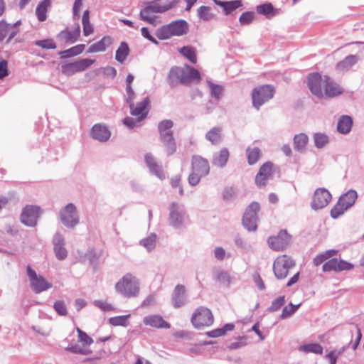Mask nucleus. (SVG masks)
Masks as SVG:
<instances>
[{"label":"nucleus","mask_w":364,"mask_h":364,"mask_svg":"<svg viewBox=\"0 0 364 364\" xmlns=\"http://www.w3.org/2000/svg\"><path fill=\"white\" fill-rule=\"evenodd\" d=\"M115 290L124 297H136L139 292V280L133 274L127 273L116 283Z\"/></svg>","instance_id":"f257e3e1"},{"label":"nucleus","mask_w":364,"mask_h":364,"mask_svg":"<svg viewBox=\"0 0 364 364\" xmlns=\"http://www.w3.org/2000/svg\"><path fill=\"white\" fill-rule=\"evenodd\" d=\"M188 31V23L185 20H176L159 28L156 35L160 40H166L172 36H181L186 34Z\"/></svg>","instance_id":"f03ea898"},{"label":"nucleus","mask_w":364,"mask_h":364,"mask_svg":"<svg viewBox=\"0 0 364 364\" xmlns=\"http://www.w3.org/2000/svg\"><path fill=\"white\" fill-rule=\"evenodd\" d=\"M168 210L169 225L175 229H182L189 224V217L183 205L173 202Z\"/></svg>","instance_id":"7ed1b4c3"},{"label":"nucleus","mask_w":364,"mask_h":364,"mask_svg":"<svg viewBox=\"0 0 364 364\" xmlns=\"http://www.w3.org/2000/svg\"><path fill=\"white\" fill-rule=\"evenodd\" d=\"M60 222L68 229H74L80 223V215L76 205L69 203L58 212Z\"/></svg>","instance_id":"20e7f679"},{"label":"nucleus","mask_w":364,"mask_h":364,"mask_svg":"<svg viewBox=\"0 0 364 364\" xmlns=\"http://www.w3.org/2000/svg\"><path fill=\"white\" fill-rule=\"evenodd\" d=\"M76 331L77 333L78 341L82 343V345L80 346L78 343L74 342L73 340H69V338H67L65 342H68L70 344L65 348V350L75 354H90L91 350L88 349L87 346L93 342L92 339L80 328L77 327Z\"/></svg>","instance_id":"39448f33"},{"label":"nucleus","mask_w":364,"mask_h":364,"mask_svg":"<svg viewBox=\"0 0 364 364\" xmlns=\"http://www.w3.org/2000/svg\"><path fill=\"white\" fill-rule=\"evenodd\" d=\"M274 92V87L270 85L255 87L252 92L253 107L258 110L262 105L273 97Z\"/></svg>","instance_id":"423d86ee"},{"label":"nucleus","mask_w":364,"mask_h":364,"mask_svg":"<svg viewBox=\"0 0 364 364\" xmlns=\"http://www.w3.org/2000/svg\"><path fill=\"white\" fill-rule=\"evenodd\" d=\"M295 267V262L291 257L283 255L277 257L273 264L274 276L278 279H283L288 275L290 269Z\"/></svg>","instance_id":"0eeeda50"},{"label":"nucleus","mask_w":364,"mask_h":364,"mask_svg":"<svg viewBox=\"0 0 364 364\" xmlns=\"http://www.w3.org/2000/svg\"><path fill=\"white\" fill-rule=\"evenodd\" d=\"M31 288L36 294H40L52 287V284L48 282L43 276L37 274L30 265L26 268Z\"/></svg>","instance_id":"6e6552de"},{"label":"nucleus","mask_w":364,"mask_h":364,"mask_svg":"<svg viewBox=\"0 0 364 364\" xmlns=\"http://www.w3.org/2000/svg\"><path fill=\"white\" fill-rule=\"evenodd\" d=\"M170 6H164L158 4L157 1H151L148 3L147 6L141 10L140 18L141 20L146 21L151 24H155L156 13H164L168 10Z\"/></svg>","instance_id":"1a4fd4ad"},{"label":"nucleus","mask_w":364,"mask_h":364,"mask_svg":"<svg viewBox=\"0 0 364 364\" xmlns=\"http://www.w3.org/2000/svg\"><path fill=\"white\" fill-rule=\"evenodd\" d=\"M95 62V60L90 58H82L71 63H63L61 65V72L63 74L68 76L73 75L76 73L85 70Z\"/></svg>","instance_id":"9d476101"},{"label":"nucleus","mask_w":364,"mask_h":364,"mask_svg":"<svg viewBox=\"0 0 364 364\" xmlns=\"http://www.w3.org/2000/svg\"><path fill=\"white\" fill-rule=\"evenodd\" d=\"M41 214V209L40 207L33 205H26L21 211L20 216L21 222L26 226L35 227Z\"/></svg>","instance_id":"9b49d317"},{"label":"nucleus","mask_w":364,"mask_h":364,"mask_svg":"<svg viewBox=\"0 0 364 364\" xmlns=\"http://www.w3.org/2000/svg\"><path fill=\"white\" fill-rule=\"evenodd\" d=\"M259 210L260 205L257 202H252L247 208L243 215L242 224L247 230L255 231L257 230V214Z\"/></svg>","instance_id":"f8f14e48"},{"label":"nucleus","mask_w":364,"mask_h":364,"mask_svg":"<svg viewBox=\"0 0 364 364\" xmlns=\"http://www.w3.org/2000/svg\"><path fill=\"white\" fill-rule=\"evenodd\" d=\"M331 198V194L328 190L323 188H318L314 192L311 206L314 210L322 209L329 203Z\"/></svg>","instance_id":"ddd939ff"},{"label":"nucleus","mask_w":364,"mask_h":364,"mask_svg":"<svg viewBox=\"0 0 364 364\" xmlns=\"http://www.w3.org/2000/svg\"><path fill=\"white\" fill-rule=\"evenodd\" d=\"M290 240L291 236L286 230H282L277 236L269 237L267 242L271 249L276 251H281L288 246Z\"/></svg>","instance_id":"4468645a"},{"label":"nucleus","mask_w":364,"mask_h":364,"mask_svg":"<svg viewBox=\"0 0 364 364\" xmlns=\"http://www.w3.org/2000/svg\"><path fill=\"white\" fill-rule=\"evenodd\" d=\"M326 77H321L318 73L310 74L308 77V87L312 94L321 98L323 96V87Z\"/></svg>","instance_id":"2eb2a0df"},{"label":"nucleus","mask_w":364,"mask_h":364,"mask_svg":"<svg viewBox=\"0 0 364 364\" xmlns=\"http://www.w3.org/2000/svg\"><path fill=\"white\" fill-rule=\"evenodd\" d=\"M273 164L270 161H267L261 166L255 177V183L257 186L264 187L266 186L267 181L273 174Z\"/></svg>","instance_id":"dca6fc26"},{"label":"nucleus","mask_w":364,"mask_h":364,"mask_svg":"<svg viewBox=\"0 0 364 364\" xmlns=\"http://www.w3.org/2000/svg\"><path fill=\"white\" fill-rule=\"evenodd\" d=\"M80 35V27L78 23L73 28H66L62 31H60L58 36L57 38L59 41L67 43L72 44L76 42Z\"/></svg>","instance_id":"f3484780"},{"label":"nucleus","mask_w":364,"mask_h":364,"mask_svg":"<svg viewBox=\"0 0 364 364\" xmlns=\"http://www.w3.org/2000/svg\"><path fill=\"white\" fill-rule=\"evenodd\" d=\"M188 302L186 287L183 284H177L171 294V304L174 308H180Z\"/></svg>","instance_id":"a211bd4d"},{"label":"nucleus","mask_w":364,"mask_h":364,"mask_svg":"<svg viewBox=\"0 0 364 364\" xmlns=\"http://www.w3.org/2000/svg\"><path fill=\"white\" fill-rule=\"evenodd\" d=\"M322 268L323 272H340L352 269L353 268V265L346 261L342 259L338 260L336 258H333L324 263Z\"/></svg>","instance_id":"6ab92c4d"},{"label":"nucleus","mask_w":364,"mask_h":364,"mask_svg":"<svg viewBox=\"0 0 364 364\" xmlns=\"http://www.w3.org/2000/svg\"><path fill=\"white\" fill-rule=\"evenodd\" d=\"M90 136L100 142H106L111 136V132L103 124H95L90 130Z\"/></svg>","instance_id":"aec40b11"},{"label":"nucleus","mask_w":364,"mask_h":364,"mask_svg":"<svg viewBox=\"0 0 364 364\" xmlns=\"http://www.w3.org/2000/svg\"><path fill=\"white\" fill-rule=\"evenodd\" d=\"M181 84L188 85L194 82H198L200 79V73L191 65H185L182 67Z\"/></svg>","instance_id":"412c9836"},{"label":"nucleus","mask_w":364,"mask_h":364,"mask_svg":"<svg viewBox=\"0 0 364 364\" xmlns=\"http://www.w3.org/2000/svg\"><path fill=\"white\" fill-rule=\"evenodd\" d=\"M54 252L58 259L63 260L67 257L68 252L65 247V240L63 235L57 232L53 239Z\"/></svg>","instance_id":"4be33fe9"},{"label":"nucleus","mask_w":364,"mask_h":364,"mask_svg":"<svg viewBox=\"0 0 364 364\" xmlns=\"http://www.w3.org/2000/svg\"><path fill=\"white\" fill-rule=\"evenodd\" d=\"M191 167L193 171L204 176L210 172L208 161L200 156L196 155L192 157Z\"/></svg>","instance_id":"5701e85b"},{"label":"nucleus","mask_w":364,"mask_h":364,"mask_svg":"<svg viewBox=\"0 0 364 364\" xmlns=\"http://www.w3.org/2000/svg\"><path fill=\"white\" fill-rule=\"evenodd\" d=\"M149 103L150 100L149 97H146L141 102L136 103V105L134 104L133 106L129 107L131 114L137 117V121L141 122L146 117V109Z\"/></svg>","instance_id":"b1692460"},{"label":"nucleus","mask_w":364,"mask_h":364,"mask_svg":"<svg viewBox=\"0 0 364 364\" xmlns=\"http://www.w3.org/2000/svg\"><path fill=\"white\" fill-rule=\"evenodd\" d=\"M229 156L230 154L228 149L223 148L219 151L213 154L212 164L217 167L223 168L226 166Z\"/></svg>","instance_id":"393cba45"},{"label":"nucleus","mask_w":364,"mask_h":364,"mask_svg":"<svg viewBox=\"0 0 364 364\" xmlns=\"http://www.w3.org/2000/svg\"><path fill=\"white\" fill-rule=\"evenodd\" d=\"M160 140L166 148L167 154L171 155L176 151V145L172 133L160 134Z\"/></svg>","instance_id":"a878e982"},{"label":"nucleus","mask_w":364,"mask_h":364,"mask_svg":"<svg viewBox=\"0 0 364 364\" xmlns=\"http://www.w3.org/2000/svg\"><path fill=\"white\" fill-rule=\"evenodd\" d=\"M325 95L329 97H333L343 93V90L336 82L330 80L328 77H326V81L323 87Z\"/></svg>","instance_id":"bb28decb"},{"label":"nucleus","mask_w":364,"mask_h":364,"mask_svg":"<svg viewBox=\"0 0 364 364\" xmlns=\"http://www.w3.org/2000/svg\"><path fill=\"white\" fill-rule=\"evenodd\" d=\"M11 30V27L9 23H7L5 21H0V42L2 41L6 36H9L6 43H9L18 33V30Z\"/></svg>","instance_id":"cd10ccee"},{"label":"nucleus","mask_w":364,"mask_h":364,"mask_svg":"<svg viewBox=\"0 0 364 364\" xmlns=\"http://www.w3.org/2000/svg\"><path fill=\"white\" fill-rule=\"evenodd\" d=\"M353 127V119L348 115H342L337 123V131L342 134H348Z\"/></svg>","instance_id":"c85d7f7f"},{"label":"nucleus","mask_w":364,"mask_h":364,"mask_svg":"<svg viewBox=\"0 0 364 364\" xmlns=\"http://www.w3.org/2000/svg\"><path fill=\"white\" fill-rule=\"evenodd\" d=\"M112 43V39L110 36H104L100 41L91 45L87 52L91 53L105 51Z\"/></svg>","instance_id":"c756f323"},{"label":"nucleus","mask_w":364,"mask_h":364,"mask_svg":"<svg viewBox=\"0 0 364 364\" xmlns=\"http://www.w3.org/2000/svg\"><path fill=\"white\" fill-rule=\"evenodd\" d=\"M182 67H173L169 71L168 75V83L171 87H176L179 83L181 84V75H183Z\"/></svg>","instance_id":"7c9ffc66"},{"label":"nucleus","mask_w":364,"mask_h":364,"mask_svg":"<svg viewBox=\"0 0 364 364\" xmlns=\"http://www.w3.org/2000/svg\"><path fill=\"white\" fill-rule=\"evenodd\" d=\"M357 198V192L353 189H350L346 193L341 195L338 200L348 210L355 204Z\"/></svg>","instance_id":"2f4dec72"},{"label":"nucleus","mask_w":364,"mask_h":364,"mask_svg":"<svg viewBox=\"0 0 364 364\" xmlns=\"http://www.w3.org/2000/svg\"><path fill=\"white\" fill-rule=\"evenodd\" d=\"M309 142V137L304 133L296 134L294 137V148L300 153H304Z\"/></svg>","instance_id":"473e14b6"},{"label":"nucleus","mask_w":364,"mask_h":364,"mask_svg":"<svg viewBox=\"0 0 364 364\" xmlns=\"http://www.w3.org/2000/svg\"><path fill=\"white\" fill-rule=\"evenodd\" d=\"M205 139L212 144H218L222 140V129L218 127L212 128L206 133Z\"/></svg>","instance_id":"72a5a7b5"},{"label":"nucleus","mask_w":364,"mask_h":364,"mask_svg":"<svg viewBox=\"0 0 364 364\" xmlns=\"http://www.w3.org/2000/svg\"><path fill=\"white\" fill-rule=\"evenodd\" d=\"M214 279L223 286L229 287L231 284V277L230 274L223 269H217L213 273Z\"/></svg>","instance_id":"f704fd0d"},{"label":"nucleus","mask_w":364,"mask_h":364,"mask_svg":"<svg viewBox=\"0 0 364 364\" xmlns=\"http://www.w3.org/2000/svg\"><path fill=\"white\" fill-rule=\"evenodd\" d=\"M246 154L249 165H254L259 160L262 155V152L258 147L249 146L246 149Z\"/></svg>","instance_id":"c9c22d12"},{"label":"nucleus","mask_w":364,"mask_h":364,"mask_svg":"<svg viewBox=\"0 0 364 364\" xmlns=\"http://www.w3.org/2000/svg\"><path fill=\"white\" fill-rule=\"evenodd\" d=\"M50 5V0H43L38 4L36 9V14L38 21H44L46 19L48 8Z\"/></svg>","instance_id":"e433bc0d"},{"label":"nucleus","mask_w":364,"mask_h":364,"mask_svg":"<svg viewBox=\"0 0 364 364\" xmlns=\"http://www.w3.org/2000/svg\"><path fill=\"white\" fill-rule=\"evenodd\" d=\"M84 44H79L69 49L60 51L59 55L61 58H67L77 55L82 53L85 48Z\"/></svg>","instance_id":"4c0bfd02"},{"label":"nucleus","mask_w":364,"mask_h":364,"mask_svg":"<svg viewBox=\"0 0 364 364\" xmlns=\"http://www.w3.org/2000/svg\"><path fill=\"white\" fill-rule=\"evenodd\" d=\"M235 328L232 323H226L222 328H218L213 331L206 332V335L210 338H217L225 335L228 331H232Z\"/></svg>","instance_id":"58836bf2"},{"label":"nucleus","mask_w":364,"mask_h":364,"mask_svg":"<svg viewBox=\"0 0 364 364\" xmlns=\"http://www.w3.org/2000/svg\"><path fill=\"white\" fill-rule=\"evenodd\" d=\"M129 53V48L126 42H122L116 50L115 59L118 62L122 63Z\"/></svg>","instance_id":"ea45409f"},{"label":"nucleus","mask_w":364,"mask_h":364,"mask_svg":"<svg viewBox=\"0 0 364 364\" xmlns=\"http://www.w3.org/2000/svg\"><path fill=\"white\" fill-rule=\"evenodd\" d=\"M157 236L155 233H151L146 237L140 240V245L143 246L148 252L152 251L156 244Z\"/></svg>","instance_id":"a19ab883"},{"label":"nucleus","mask_w":364,"mask_h":364,"mask_svg":"<svg viewBox=\"0 0 364 364\" xmlns=\"http://www.w3.org/2000/svg\"><path fill=\"white\" fill-rule=\"evenodd\" d=\"M314 143L317 149H322L329 143V137L323 133L317 132L313 136Z\"/></svg>","instance_id":"79ce46f5"},{"label":"nucleus","mask_w":364,"mask_h":364,"mask_svg":"<svg viewBox=\"0 0 364 364\" xmlns=\"http://www.w3.org/2000/svg\"><path fill=\"white\" fill-rule=\"evenodd\" d=\"M179 53L188 59L192 63H196V50L193 47L190 46H183L179 49Z\"/></svg>","instance_id":"37998d69"},{"label":"nucleus","mask_w":364,"mask_h":364,"mask_svg":"<svg viewBox=\"0 0 364 364\" xmlns=\"http://www.w3.org/2000/svg\"><path fill=\"white\" fill-rule=\"evenodd\" d=\"M191 318H213V316L208 308L202 306L194 311Z\"/></svg>","instance_id":"c03bdc74"},{"label":"nucleus","mask_w":364,"mask_h":364,"mask_svg":"<svg viewBox=\"0 0 364 364\" xmlns=\"http://www.w3.org/2000/svg\"><path fill=\"white\" fill-rule=\"evenodd\" d=\"M249 337L247 336H239L231 342L228 348L230 350H236L246 346L249 343Z\"/></svg>","instance_id":"a18cd8bd"},{"label":"nucleus","mask_w":364,"mask_h":364,"mask_svg":"<svg viewBox=\"0 0 364 364\" xmlns=\"http://www.w3.org/2000/svg\"><path fill=\"white\" fill-rule=\"evenodd\" d=\"M299 350L304 353L321 354L323 352V347L318 343H307L301 346L299 348Z\"/></svg>","instance_id":"49530a36"},{"label":"nucleus","mask_w":364,"mask_h":364,"mask_svg":"<svg viewBox=\"0 0 364 364\" xmlns=\"http://www.w3.org/2000/svg\"><path fill=\"white\" fill-rule=\"evenodd\" d=\"M336 252L337 251L335 250H329L318 254L317 256L314 257L313 260L314 264L315 266L320 265L324 261L336 255Z\"/></svg>","instance_id":"de8ad7c7"},{"label":"nucleus","mask_w":364,"mask_h":364,"mask_svg":"<svg viewBox=\"0 0 364 364\" xmlns=\"http://www.w3.org/2000/svg\"><path fill=\"white\" fill-rule=\"evenodd\" d=\"M357 62V57L354 55H349L345 59L337 64L338 69L341 70L349 69Z\"/></svg>","instance_id":"09e8293b"},{"label":"nucleus","mask_w":364,"mask_h":364,"mask_svg":"<svg viewBox=\"0 0 364 364\" xmlns=\"http://www.w3.org/2000/svg\"><path fill=\"white\" fill-rule=\"evenodd\" d=\"M210 7L206 6H201L198 9L197 14L200 19L204 21H209L212 20L215 15L210 12Z\"/></svg>","instance_id":"8fccbe9b"},{"label":"nucleus","mask_w":364,"mask_h":364,"mask_svg":"<svg viewBox=\"0 0 364 364\" xmlns=\"http://www.w3.org/2000/svg\"><path fill=\"white\" fill-rule=\"evenodd\" d=\"M208 85L211 96L217 100H220L223 92V87L220 85H216L211 81H208Z\"/></svg>","instance_id":"3c124183"},{"label":"nucleus","mask_w":364,"mask_h":364,"mask_svg":"<svg viewBox=\"0 0 364 364\" xmlns=\"http://www.w3.org/2000/svg\"><path fill=\"white\" fill-rule=\"evenodd\" d=\"M257 12L259 14L269 16V15H274V7L272 4L266 3L258 5L256 8Z\"/></svg>","instance_id":"603ef678"},{"label":"nucleus","mask_w":364,"mask_h":364,"mask_svg":"<svg viewBox=\"0 0 364 364\" xmlns=\"http://www.w3.org/2000/svg\"><path fill=\"white\" fill-rule=\"evenodd\" d=\"M347 210L348 208L338 200L336 204L331 210V216L333 219H336L342 215Z\"/></svg>","instance_id":"864d4df0"},{"label":"nucleus","mask_w":364,"mask_h":364,"mask_svg":"<svg viewBox=\"0 0 364 364\" xmlns=\"http://www.w3.org/2000/svg\"><path fill=\"white\" fill-rule=\"evenodd\" d=\"M34 45L46 50L55 49L57 48L55 43L51 38L36 41L34 42Z\"/></svg>","instance_id":"5fc2aeb1"},{"label":"nucleus","mask_w":364,"mask_h":364,"mask_svg":"<svg viewBox=\"0 0 364 364\" xmlns=\"http://www.w3.org/2000/svg\"><path fill=\"white\" fill-rule=\"evenodd\" d=\"M173 123L170 119H165L159 122L158 125V130L159 134L166 133H172L171 128L173 127Z\"/></svg>","instance_id":"6e6d98bb"},{"label":"nucleus","mask_w":364,"mask_h":364,"mask_svg":"<svg viewBox=\"0 0 364 364\" xmlns=\"http://www.w3.org/2000/svg\"><path fill=\"white\" fill-rule=\"evenodd\" d=\"M146 326H150L157 328H169L170 324L165 320H144Z\"/></svg>","instance_id":"4d7b16f0"},{"label":"nucleus","mask_w":364,"mask_h":364,"mask_svg":"<svg viewBox=\"0 0 364 364\" xmlns=\"http://www.w3.org/2000/svg\"><path fill=\"white\" fill-rule=\"evenodd\" d=\"M242 6V3L240 0H235L231 1H226L225 7H224V13L226 15L230 14L232 11H235L236 9Z\"/></svg>","instance_id":"13d9d810"},{"label":"nucleus","mask_w":364,"mask_h":364,"mask_svg":"<svg viewBox=\"0 0 364 364\" xmlns=\"http://www.w3.org/2000/svg\"><path fill=\"white\" fill-rule=\"evenodd\" d=\"M53 308L60 316H65L67 315V308L63 301L59 300L55 301Z\"/></svg>","instance_id":"bf43d9fd"},{"label":"nucleus","mask_w":364,"mask_h":364,"mask_svg":"<svg viewBox=\"0 0 364 364\" xmlns=\"http://www.w3.org/2000/svg\"><path fill=\"white\" fill-rule=\"evenodd\" d=\"M254 17L255 14L253 12L246 11L240 16L239 21L241 25H249L252 22Z\"/></svg>","instance_id":"052dcab7"},{"label":"nucleus","mask_w":364,"mask_h":364,"mask_svg":"<svg viewBox=\"0 0 364 364\" xmlns=\"http://www.w3.org/2000/svg\"><path fill=\"white\" fill-rule=\"evenodd\" d=\"M191 322L195 328L201 330L205 327L211 326L213 320H191Z\"/></svg>","instance_id":"680f3d73"},{"label":"nucleus","mask_w":364,"mask_h":364,"mask_svg":"<svg viewBox=\"0 0 364 364\" xmlns=\"http://www.w3.org/2000/svg\"><path fill=\"white\" fill-rule=\"evenodd\" d=\"M299 306L300 304L293 305L292 304L286 306L282 311V318L291 316L298 309Z\"/></svg>","instance_id":"e2e57ef3"},{"label":"nucleus","mask_w":364,"mask_h":364,"mask_svg":"<svg viewBox=\"0 0 364 364\" xmlns=\"http://www.w3.org/2000/svg\"><path fill=\"white\" fill-rule=\"evenodd\" d=\"M284 296H279L272 301V305L269 309L272 311H277L284 304Z\"/></svg>","instance_id":"0e129e2a"},{"label":"nucleus","mask_w":364,"mask_h":364,"mask_svg":"<svg viewBox=\"0 0 364 364\" xmlns=\"http://www.w3.org/2000/svg\"><path fill=\"white\" fill-rule=\"evenodd\" d=\"M203 176H204L200 175L198 173L193 171L192 170V172L190 173L188 178V183L191 186H195L197 184H198V183L200 181L201 177H203Z\"/></svg>","instance_id":"69168bd1"},{"label":"nucleus","mask_w":364,"mask_h":364,"mask_svg":"<svg viewBox=\"0 0 364 364\" xmlns=\"http://www.w3.org/2000/svg\"><path fill=\"white\" fill-rule=\"evenodd\" d=\"M95 305L104 311H110L113 309L112 306L107 301L102 300H96L94 301Z\"/></svg>","instance_id":"338daca9"},{"label":"nucleus","mask_w":364,"mask_h":364,"mask_svg":"<svg viewBox=\"0 0 364 364\" xmlns=\"http://www.w3.org/2000/svg\"><path fill=\"white\" fill-rule=\"evenodd\" d=\"M149 170L161 180H164L166 178L162 166L160 164L155 166L154 168H151Z\"/></svg>","instance_id":"774afa93"}]
</instances>
